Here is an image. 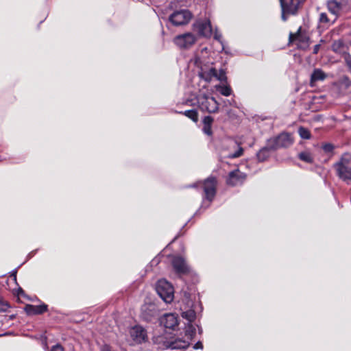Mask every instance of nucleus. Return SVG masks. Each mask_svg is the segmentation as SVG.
<instances>
[{
    "mask_svg": "<svg viewBox=\"0 0 351 351\" xmlns=\"http://www.w3.org/2000/svg\"><path fill=\"white\" fill-rule=\"evenodd\" d=\"M48 306L45 304L40 305L26 304L24 311L28 315H41L47 311Z\"/></svg>",
    "mask_w": 351,
    "mask_h": 351,
    "instance_id": "a211bd4d",
    "label": "nucleus"
},
{
    "mask_svg": "<svg viewBox=\"0 0 351 351\" xmlns=\"http://www.w3.org/2000/svg\"><path fill=\"white\" fill-rule=\"evenodd\" d=\"M197 41V36L191 32H186L176 36L173 43L181 49H191Z\"/></svg>",
    "mask_w": 351,
    "mask_h": 351,
    "instance_id": "6e6552de",
    "label": "nucleus"
},
{
    "mask_svg": "<svg viewBox=\"0 0 351 351\" xmlns=\"http://www.w3.org/2000/svg\"><path fill=\"white\" fill-rule=\"evenodd\" d=\"M174 112L177 114H184V116L191 119L195 123H197L198 121V112L197 110L191 109L185 111L175 110Z\"/></svg>",
    "mask_w": 351,
    "mask_h": 351,
    "instance_id": "b1692460",
    "label": "nucleus"
},
{
    "mask_svg": "<svg viewBox=\"0 0 351 351\" xmlns=\"http://www.w3.org/2000/svg\"><path fill=\"white\" fill-rule=\"evenodd\" d=\"M156 291L159 297L165 302L171 303L174 298V289L171 283L164 279L158 280Z\"/></svg>",
    "mask_w": 351,
    "mask_h": 351,
    "instance_id": "423d86ee",
    "label": "nucleus"
},
{
    "mask_svg": "<svg viewBox=\"0 0 351 351\" xmlns=\"http://www.w3.org/2000/svg\"><path fill=\"white\" fill-rule=\"evenodd\" d=\"M322 148L326 153H330L334 150L335 146L332 143H327L323 144Z\"/></svg>",
    "mask_w": 351,
    "mask_h": 351,
    "instance_id": "c756f323",
    "label": "nucleus"
},
{
    "mask_svg": "<svg viewBox=\"0 0 351 351\" xmlns=\"http://www.w3.org/2000/svg\"><path fill=\"white\" fill-rule=\"evenodd\" d=\"M298 158L307 163H313V157L312 154L308 152H302L298 154Z\"/></svg>",
    "mask_w": 351,
    "mask_h": 351,
    "instance_id": "a878e982",
    "label": "nucleus"
},
{
    "mask_svg": "<svg viewBox=\"0 0 351 351\" xmlns=\"http://www.w3.org/2000/svg\"><path fill=\"white\" fill-rule=\"evenodd\" d=\"M158 319L160 324L167 329L175 330L178 326V317L175 313H165Z\"/></svg>",
    "mask_w": 351,
    "mask_h": 351,
    "instance_id": "4468645a",
    "label": "nucleus"
},
{
    "mask_svg": "<svg viewBox=\"0 0 351 351\" xmlns=\"http://www.w3.org/2000/svg\"><path fill=\"white\" fill-rule=\"evenodd\" d=\"M269 147L274 150L282 147H288L293 143L291 135L287 132L280 134L277 137L268 141Z\"/></svg>",
    "mask_w": 351,
    "mask_h": 351,
    "instance_id": "9d476101",
    "label": "nucleus"
},
{
    "mask_svg": "<svg viewBox=\"0 0 351 351\" xmlns=\"http://www.w3.org/2000/svg\"><path fill=\"white\" fill-rule=\"evenodd\" d=\"M221 95L229 96L232 94V89H219Z\"/></svg>",
    "mask_w": 351,
    "mask_h": 351,
    "instance_id": "473e14b6",
    "label": "nucleus"
},
{
    "mask_svg": "<svg viewBox=\"0 0 351 351\" xmlns=\"http://www.w3.org/2000/svg\"><path fill=\"white\" fill-rule=\"evenodd\" d=\"M193 30L201 36L210 38L213 35V29L208 19H200L193 24Z\"/></svg>",
    "mask_w": 351,
    "mask_h": 351,
    "instance_id": "1a4fd4ad",
    "label": "nucleus"
},
{
    "mask_svg": "<svg viewBox=\"0 0 351 351\" xmlns=\"http://www.w3.org/2000/svg\"><path fill=\"white\" fill-rule=\"evenodd\" d=\"M298 134L303 139H310L311 138V134L309 130L303 126H300L298 128Z\"/></svg>",
    "mask_w": 351,
    "mask_h": 351,
    "instance_id": "bb28decb",
    "label": "nucleus"
},
{
    "mask_svg": "<svg viewBox=\"0 0 351 351\" xmlns=\"http://www.w3.org/2000/svg\"><path fill=\"white\" fill-rule=\"evenodd\" d=\"M185 300H186V304H183L180 307V309L182 311V317L188 322V323L185 324V328H186L190 324L193 325L192 323L193 321H195L196 318V313L195 310L193 308V301L189 299L186 293ZM186 328H184V330Z\"/></svg>",
    "mask_w": 351,
    "mask_h": 351,
    "instance_id": "ddd939ff",
    "label": "nucleus"
},
{
    "mask_svg": "<svg viewBox=\"0 0 351 351\" xmlns=\"http://www.w3.org/2000/svg\"><path fill=\"white\" fill-rule=\"evenodd\" d=\"M189 102H190V101H187L186 102V104H188V105H190V104H189Z\"/></svg>",
    "mask_w": 351,
    "mask_h": 351,
    "instance_id": "49530a36",
    "label": "nucleus"
},
{
    "mask_svg": "<svg viewBox=\"0 0 351 351\" xmlns=\"http://www.w3.org/2000/svg\"><path fill=\"white\" fill-rule=\"evenodd\" d=\"M191 62L198 69L197 73L200 79L206 82H219V84H215L214 88H229L226 83L227 78L225 73L223 71L217 73L213 63L208 61L204 56L195 55Z\"/></svg>",
    "mask_w": 351,
    "mask_h": 351,
    "instance_id": "f257e3e1",
    "label": "nucleus"
},
{
    "mask_svg": "<svg viewBox=\"0 0 351 351\" xmlns=\"http://www.w3.org/2000/svg\"><path fill=\"white\" fill-rule=\"evenodd\" d=\"M14 315H11V316H10V319H14Z\"/></svg>",
    "mask_w": 351,
    "mask_h": 351,
    "instance_id": "a18cd8bd",
    "label": "nucleus"
},
{
    "mask_svg": "<svg viewBox=\"0 0 351 351\" xmlns=\"http://www.w3.org/2000/svg\"><path fill=\"white\" fill-rule=\"evenodd\" d=\"M160 309L157 304L152 302H145L141 308V318L146 322H154L158 319Z\"/></svg>",
    "mask_w": 351,
    "mask_h": 351,
    "instance_id": "39448f33",
    "label": "nucleus"
},
{
    "mask_svg": "<svg viewBox=\"0 0 351 351\" xmlns=\"http://www.w3.org/2000/svg\"><path fill=\"white\" fill-rule=\"evenodd\" d=\"M192 18V14L188 10H180L173 12L169 16V21L174 26L187 24Z\"/></svg>",
    "mask_w": 351,
    "mask_h": 351,
    "instance_id": "9b49d317",
    "label": "nucleus"
},
{
    "mask_svg": "<svg viewBox=\"0 0 351 351\" xmlns=\"http://www.w3.org/2000/svg\"><path fill=\"white\" fill-rule=\"evenodd\" d=\"M51 351H64V349L60 345L56 344L51 348Z\"/></svg>",
    "mask_w": 351,
    "mask_h": 351,
    "instance_id": "c9c22d12",
    "label": "nucleus"
},
{
    "mask_svg": "<svg viewBox=\"0 0 351 351\" xmlns=\"http://www.w3.org/2000/svg\"><path fill=\"white\" fill-rule=\"evenodd\" d=\"M320 47H321V45L320 44H317L316 45H315L314 48H313V53L314 54H317L320 49Z\"/></svg>",
    "mask_w": 351,
    "mask_h": 351,
    "instance_id": "a19ab883",
    "label": "nucleus"
},
{
    "mask_svg": "<svg viewBox=\"0 0 351 351\" xmlns=\"http://www.w3.org/2000/svg\"><path fill=\"white\" fill-rule=\"evenodd\" d=\"M33 254V252H31L30 254H29V256H31V254Z\"/></svg>",
    "mask_w": 351,
    "mask_h": 351,
    "instance_id": "09e8293b",
    "label": "nucleus"
},
{
    "mask_svg": "<svg viewBox=\"0 0 351 351\" xmlns=\"http://www.w3.org/2000/svg\"><path fill=\"white\" fill-rule=\"evenodd\" d=\"M185 339L176 338L173 341H164L162 337H158L156 338V343H162L164 348H169L171 350H183L187 348L190 345V341L193 339L196 334V329L193 325H189L185 330Z\"/></svg>",
    "mask_w": 351,
    "mask_h": 351,
    "instance_id": "7ed1b4c3",
    "label": "nucleus"
},
{
    "mask_svg": "<svg viewBox=\"0 0 351 351\" xmlns=\"http://www.w3.org/2000/svg\"><path fill=\"white\" fill-rule=\"evenodd\" d=\"M241 156V143L234 139H230L228 142V153L224 156L228 158H235Z\"/></svg>",
    "mask_w": 351,
    "mask_h": 351,
    "instance_id": "dca6fc26",
    "label": "nucleus"
},
{
    "mask_svg": "<svg viewBox=\"0 0 351 351\" xmlns=\"http://www.w3.org/2000/svg\"><path fill=\"white\" fill-rule=\"evenodd\" d=\"M33 254V252H31L30 254H29V256H31V254Z\"/></svg>",
    "mask_w": 351,
    "mask_h": 351,
    "instance_id": "3c124183",
    "label": "nucleus"
},
{
    "mask_svg": "<svg viewBox=\"0 0 351 351\" xmlns=\"http://www.w3.org/2000/svg\"><path fill=\"white\" fill-rule=\"evenodd\" d=\"M213 122L214 119L210 115L205 116L202 119V132L210 138H213V132L212 130Z\"/></svg>",
    "mask_w": 351,
    "mask_h": 351,
    "instance_id": "6ab92c4d",
    "label": "nucleus"
},
{
    "mask_svg": "<svg viewBox=\"0 0 351 351\" xmlns=\"http://www.w3.org/2000/svg\"><path fill=\"white\" fill-rule=\"evenodd\" d=\"M195 99L196 103L202 110L209 113H214L218 110V103L213 97L204 93H199Z\"/></svg>",
    "mask_w": 351,
    "mask_h": 351,
    "instance_id": "0eeeda50",
    "label": "nucleus"
},
{
    "mask_svg": "<svg viewBox=\"0 0 351 351\" xmlns=\"http://www.w3.org/2000/svg\"><path fill=\"white\" fill-rule=\"evenodd\" d=\"M300 29H301V28L300 27L296 33H295V34L290 33V34H289V41L290 42H293L295 40H299L300 39V36H301Z\"/></svg>",
    "mask_w": 351,
    "mask_h": 351,
    "instance_id": "7c9ffc66",
    "label": "nucleus"
},
{
    "mask_svg": "<svg viewBox=\"0 0 351 351\" xmlns=\"http://www.w3.org/2000/svg\"><path fill=\"white\" fill-rule=\"evenodd\" d=\"M326 77V74L321 69H316L311 75V86H315L317 81H323Z\"/></svg>",
    "mask_w": 351,
    "mask_h": 351,
    "instance_id": "4be33fe9",
    "label": "nucleus"
},
{
    "mask_svg": "<svg viewBox=\"0 0 351 351\" xmlns=\"http://www.w3.org/2000/svg\"><path fill=\"white\" fill-rule=\"evenodd\" d=\"M172 265L176 272L179 274H185L189 271V267L185 259L180 256L173 257Z\"/></svg>",
    "mask_w": 351,
    "mask_h": 351,
    "instance_id": "f3484780",
    "label": "nucleus"
},
{
    "mask_svg": "<svg viewBox=\"0 0 351 351\" xmlns=\"http://www.w3.org/2000/svg\"><path fill=\"white\" fill-rule=\"evenodd\" d=\"M130 335L135 343H142L147 339V331L141 326H134L130 330Z\"/></svg>",
    "mask_w": 351,
    "mask_h": 351,
    "instance_id": "2eb2a0df",
    "label": "nucleus"
},
{
    "mask_svg": "<svg viewBox=\"0 0 351 351\" xmlns=\"http://www.w3.org/2000/svg\"><path fill=\"white\" fill-rule=\"evenodd\" d=\"M101 351H112V348L109 345L104 344L101 347Z\"/></svg>",
    "mask_w": 351,
    "mask_h": 351,
    "instance_id": "4c0bfd02",
    "label": "nucleus"
},
{
    "mask_svg": "<svg viewBox=\"0 0 351 351\" xmlns=\"http://www.w3.org/2000/svg\"><path fill=\"white\" fill-rule=\"evenodd\" d=\"M16 293L19 296H23L25 295V291L21 287H19L16 290Z\"/></svg>",
    "mask_w": 351,
    "mask_h": 351,
    "instance_id": "58836bf2",
    "label": "nucleus"
},
{
    "mask_svg": "<svg viewBox=\"0 0 351 351\" xmlns=\"http://www.w3.org/2000/svg\"><path fill=\"white\" fill-rule=\"evenodd\" d=\"M201 53L203 55L204 53L207 54L208 53V49L206 47H204L202 49Z\"/></svg>",
    "mask_w": 351,
    "mask_h": 351,
    "instance_id": "79ce46f5",
    "label": "nucleus"
},
{
    "mask_svg": "<svg viewBox=\"0 0 351 351\" xmlns=\"http://www.w3.org/2000/svg\"><path fill=\"white\" fill-rule=\"evenodd\" d=\"M342 57L344 58L347 65L351 68V56L350 53L347 52Z\"/></svg>",
    "mask_w": 351,
    "mask_h": 351,
    "instance_id": "2f4dec72",
    "label": "nucleus"
},
{
    "mask_svg": "<svg viewBox=\"0 0 351 351\" xmlns=\"http://www.w3.org/2000/svg\"><path fill=\"white\" fill-rule=\"evenodd\" d=\"M339 85L341 86H345L346 88H348L351 86V81L347 76H342L340 77L339 80Z\"/></svg>",
    "mask_w": 351,
    "mask_h": 351,
    "instance_id": "cd10ccee",
    "label": "nucleus"
},
{
    "mask_svg": "<svg viewBox=\"0 0 351 351\" xmlns=\"http://www.w3.org/2000/svg\"><path fill=\"white\" fill-rule=\"evenodd\" d=\"M332 50L341 56L348 52V47L341 40H335L331 46Z\"/></svg>",
    "mask_w": 351,
    "mask_h": 351,
    "instance_id": "aec40b11",
    "label": "nucleus"
},
{
    "mask_svg": "<svg viewBox=\"0 0 351 351\" xmlns=\"http://www.w3.org/2000/svg\"><path fill=\"white\" fill-rule=\"evenodd\" d=\"M9 308V305L7 303L0 304V312H5Z\"/></svg>",
    "mask_w": 351,
    "mask_h": 351,
    "instance_id": "f704fd0d",
    "label": "nucleus"
},
{
    "mask_svg": "<svg viewBox=\"0 0 351 351\" xmlns=\"http://www.w3.org/2000/svg\"><path fill=\"white\" fill-rule=\"evenodd\" d=\"M304 1L305 0H287V2L281 1L282 19L285 21L287 19V15L295 14Z\"/></svg>",
    "mask_w": 351,
    "mask_h": 351,
    "instance_id": "f8f14e48",
    "label": "nucleus"
},
{
    "mask_svg": "<svg viewBox=\"0 0 351 351\" xmlns=\"http://www.w3.org/2000/svg\"><path fill=\"white\" fill-rule=\"evenodd\" d=\"M199 332H202V328H199Z\"/></svg>",
    "mask_w": 351,
    "mask_h": 351,
    "instance_id": "de8ad7c7",
    "label": "nucleus"
},
{
    "mask_svg": "<svg viewBox=\"0 0 351 351\" xmlns=\"http://www.w3.org/2000/svg\"><path fill=\"white\" fill-rule=\"evenodd\" d=\"M270 150H274V149L269 147V143L267 142V146L263 147V149H261L257 153V158H258V160L264 161L267 158H268L269 155Z\"/></svg>",
    "mask_w": 351,
    "mask_h": 351,
    "instance_id": "393cba45",
    "label": "nucleus"
},
{
    "mask_svg": "<svg viewBox=\"0 0 351 351\" xmlns=\"http://www.w3.org/2000/svg\"><path fill=\"white\" fill-rule=\"evenodd\" d=\"M241 178V176L240 175L239 169L237 168L233 171H231L228 173L226 179V183L229 186H234L239 182Z\"/></svg>",
    "mask_w": 351,
    "mask_h": 351,
    "instance_id": "412c9836",
    "label": "nucleus"
},
{
    "mask_svg": "<svg viewBox=\"0 0 351 351\" xmlns=\"http://www.w3.org/2000/svg\"><path fill=\"white\" fill-rule=\"evenodd\" d=\"M33 254V252H31L30 254H29V256H31V254Z\"/></svg>",
    "mask_w": 351,
    "mask_h": 351,
    "instance_id": "8fccbe9b",
    "label": "nucleus"
},
{
    "mask_svg": "<svg viewBox=\"0 0 351 351\" xmlns=\"http://www.w3.org/2000/svg\"><path fill=\"white\" fill-rule=\"evenodd\" d=\"M336 176L347 184L351 183V154L344 153L333 165Z\"/></svg>",
    "mask_w": 351,
    "mask_h": 351,
    "instance_id": "20e7f679",
    "label": "nucleus"
},
{
    "mask_svg": "<svg viewBox=\"0 0 351 351\" xmlns=\"http://www.w3.org/2000/svg\"><path fill=\"white\" fill-rule=\"evenodd\" d=\"M319 21L321 23L327 24V25H329V24L333 23V21L330 22V20L328 19L326 13H325V12H322L319 14Z\"/></svg>",
    "mask_w": 351,
    "mask_h": 351,
    "instance_id": "c85d7f7f",
    "label": "nucleus"
},
{
    "mask_svg": "<svg viewBox=\"0 0 351 351\" xmlns=\"http://www.w3.org/2000/svg\"><path fill=\"white\" fill-rule=\"evenodd\" d=\"M213 34L214 38L216 40L221 43V34L219 32H218L217 30Z\"/></svg>",
    "mask_w": 351,
    "mask_h": 351,
    "instance_id": "72a5a7b5",
    "label": "nucleus"
},
{
    "mask_svg": "<svg viewBox=\"0 0 351 351\" xmlns=\"http://www.w3.org/2000/svg\"><path fill=\"white\" fill-rule=\"evenodd\" d=\"M16 274H17V268L13 269L11 271V276L14 278V280L16 282Z\"/></svg>",
    "mask_w": 351,
    "mask_h": 351,
    "instance_id": "ea45409f",
    "label": "nucleus"
},
{
    "mask_svg": "<svg viewBox=\"0 0 351 351\" xmlns=\"http://www.w3.org/2000/svg\"><path fill=\"white\" fill-rule=\"evenodd\" d=\"M5 335H8L7 332L3 333V334H0V337H3V336H5Z\"/></svg>",
    "mask_w": 351,
    "mask_h": 351,
    "instance_id": "37998d69",
    "label": "nucleus"
},
{
    "mask_svg": "<svg viewBox=\"0 0 351 351\" xmlns=\"http://www.w3.org/2000/svg\"><path fill=\"white\" fill-rule=\"evenodd\" d=\"M217 178L214 176H210L205 179L203 182H198L189 185L188 187L196 188L198 185L203 186V190L204 195L200 208L195 213L193 216L188 220V221L182 226V229L184 228L186 224L191 220V219L201 213V210H204L210 207L211 202L215 199L217 193Z\"/></svg>",
    "mask_w": 351,
    "mask_h": 351,
    "instance_id": "f03ea898",
    "label": "nucleus"
},
{
    "mask_svg": "<svg viewBox=\"0 0 351 351\" xmlns=\"http://www.w3.org/2000/svg\"><path fill=\"white\" fill-rule=\"evenodd\" d=\"M178 237H179V235L176 236L175 238L173 239V241H174Z\"/></svg>",
    "mask_w": 351,
    "mask_h": 351,
    "instance_id": "c03bdc74",
    "label": "nucleus"
},
{
    "mask_svg": "<svg viewBox=\"0 0 351 351\" xmlns=\"http://www.w3.org/2000/svg\"><path fill=\"white\" fill-rule=\"evenodd\" d=\"M327 6L330 12L335 16H337L341 9V3L337 0L328 1Z\"/></svg>",
    "mask_w": 351,
    "mask_h": 351,
    "instance_id": "5701e85b",
    "label": "nucleus"
},
{
    "mask_svg": "<svg viewBox=\"0 0 351 351\" xmlns=\"http://www.w3.org/2000/svg\"><path fill=\"white\" fill-rule=\"evenodd\" d=\"M203 348V345H202V343L199 341H197L194 346H193V349L194 350H198V349H202Z\"/></svg>",
    "mask_w": 351,
    "mask_h": 351,
    "instance_id": "e433bc0d",
    "label": "nucleus"
}]
</instances>
